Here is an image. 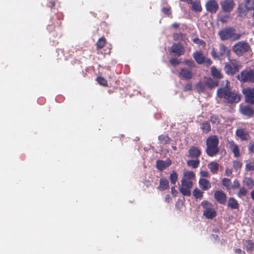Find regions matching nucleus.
<instances>
[{
	"label": "nucleus",
	"instance_id": "f257e3e1",
	"mask_svg": "<svg viewBox=\"0 0 254 254\" xmlns=\"http://www.w3.org/2000/svg\"><path fill=\"white\" fill-rule=\"evenodd\" d=\"M218 97L223 98L224 101L227 103H235L239 102L241 100L240 96L227 84L225 87L219 88L217 91Z\"/></svg>",
	"mask_w": 254,
	"mask_h": 254
},
{
	"label": "nucleus",
	"instance_id": "f03ea898",
	"mask_svg": "<svg viewBox=\"0 0 254 254\" xmlns=\"http://www.w3.org/2000/svg\"><path fill=\"white\" fill-rule=\"evenodd\" d=\"M219 142L217 136L215 135H210L206 139L205 152L208 156L213 157L218 154L219 152Z\"/></svg>",
	"mask_w": 254,
	"mask_h": 254
},
{
	"label": "nucleus",
	"instance_id": "7ed1b4c3",
	"mask_svg": "<svg viewBox=\"0 0 254 254\" xmlns=\"http://www.w3.org/2000/svg\"><path fill=\"white\" fill-rule=\"evenodd\" d=\"M218 35L222 40H230L236 41L239 39L241 35L236 33V30L232 27H226L218 32Z\"/></svg>",
	"mask_w": 254,
	"mask_h": 254
},
{
	"label": "nucleus",
	"instance_id": "20e7f679",
	"mask_svg": "<svg viewBox=\"0 0 254 254\" xmlns=\"http://www.w3.org/2000/svg\"><path fill=\"white\" fill-rule=\"evenodd\" d=\"M237 78L242 82L254 83V69L242 70L237 75Z\"/></svg>",
	"mask_w": 254,
	"mask_h": 254
},
{
	"label": "nucleus",
	"instance_id": "39448f33",
	"mask_svg": "<svg viewBox=\"0 0 254 254\" xmlns=\"http://www.w3.org/2000/svg\"><path fill=\"white\" fill-rule=\"evenodd\" d=\"M201 204L205 208L203 214L205 218L212 219L216 217L217 213L211 203L207 201L204 200L201 202Z\"/></svg>",
	"mask_w": 254,
	"mask_h": 254
},
{
	"label": "nucleus",
	"instance_id": "423d86ee",
	"mask_svg": "<svg viewBox=\"0 0 254 254\" xmlns=\"http://www.w3.org/2000/svg\"><path fill=\"white\" fill-rule=\"evenodd\" d=\"M219 48V52L214 48L211 51V55L214 59L221 60L225 57V55H228L230 54V50L224 44H220Z\"/></svg>",
	"mask_w": 254,
	"mask_h": 254
},
{
	"label": "nucleus",
	"instance_id": "0eeeda50",
	"mask_svg": "<svg viewBox=\"0 0 254 254\" xmlns=\"http://www.w3.org/2000/svg\"><path fill=\"white\" fill-rule=\"evenodd\" d=\"M250 49L249 44L244 41L238 42L233 46V51L239 56H242L244 53L247 52Z\"/></svg>",
	"mask_w": 254,
	"mask_h": 254
},
{
	"label": "nucleus",
	"instance_id": "6e6552de",
	"mask_svg": "<svg viewBox=\"0 0 254 254\" xmlns=\"http://www.w3.org/2000/svg\"><path fill=\"white\" fill-rule=\"evenodd\" d=\"M192 187V183L191 181L187 180L186 178H183L179 190L183 195L190 196L191 194L190 189Z\"/></svg>",
	"mask_w": 254,
	"mask_h": 254
},
{
	"label": "nucleus",
	"instance_id": "1a4fd4ad",
	"mask_svg": "<svg viewBox=\"0 0 254 254\" xmlns=\"http://www.w3.org/2000/svg\"><path fill=\"white\" fill-rule=\"evenodd\" d=\"M224 69L227 74L233 75L239 71L240 66L237 63L231 62L226 63Z\"/></svg>",
	"mask_w": 254,
	"mask_h": 254
},
{
	"label": "nucleus",
	"instance_id": "9d476101",
	"mask_svg": "<svg viewBox=\"0 0 254 254\" xmlns=\"http://www.w3.org/2000/svg\"><path fill=\"white\" fill-rule=\"evenodd\" d=\"M243 93L247 102L254 105V87L246 88L243 90Z\"/></svg>",
	"mask_w": 254,
	"mask_h": 254
},
{
	"label": "nucleus",
	"instance_id": "9b49d317",
	"mask_svg": "<svg viewBox=\"0 0 254 254\" xmlns=\"http://www.w3.org/2000/svg\"><path fill=\"white\" fill-rule=\"evenodd\" d=\"M214 197L215 200L220 204L225 205L227 202L226 194L221 190H215L214 193Z\"/></svg>",
	"mask_w": 254,
	"mask_h": 254
},
{
	"label": "nucleus",
	"instance_id": "f8f14e48",
	"mask_svg": "<svg viewBox=\"0 0 254 254\" xmlns=\"http://www.w3.org/2000/svg\"><path fill=\"white\" fill-rule=\"evenodd\" d=\"M206 10L211 13H215L219 8V5L215 0H209L205 4Z\"/></svg>",
	"mask_w": 254,
	"mask_h": 254
},
{
	"label": "nucleus",
	"instance_id": "ddd939ff",
	"mask_svg": "<svg viewBox=\"0 0 254 254\" xmlns=\"http://www.w3.org/2000/svg\"><path fill=\"white\" fill-rule=\"evenodd\" d=\"M220 4L224 12H230L233 9L235 3L233 0H224L221 1Z\"/></svg>",
	"mask_w": 254,
	"mask_h": 254
},
{
	"label": "nucleus",
	"instance_id": "4468645a",
	"mask_svg": "<svg viewBox=\"0 0 254 254\" xmlns=\"http://www.w3.org/2000/svg\"><path fill=\"white\" fill-rule=\"evenodd\" d=\"M171 164L172 161L169 158H167L165 160H158L156 162V167L158 170L162 171Z\"/></svg>",
	"mask_w": 254,
	"mask_h": 254
},
{
	"label": "nucleus",
	"instance_id": "2eb2a0df",
	"mask_svg": "<svg viewBox=\"0 0 254 254\" xmlns=\"http://www.w3.org/2000/svg\"><path fill=\"white\" fill-rule=\"evenodd\" d=\"M171 52L180 57L184 54L185 49L181 43H174L171 48Z\"/></svg>",
	"mask_w": 254,
	"mask_h": 254
},
{
	"label": "nucleus",
	"instance_id": "dca6fc26",
	"mask_svg": "<svg viewBox=\"0 0 254 254\" xmlns=\"http://www.w3.org/2000/svg\"><path fill=\"white\" fill-rule=\"evenodd\" d=\"M201 154V149L196 146H191L188 151V157L192 159H198Z\"/></svg>",
	"mask_w": 254,
	"mask_h": 254
},
{
	"label": "nucleus",
	"instance_id": "f3484780",
	"mask_svg": "<svg viewBox=\"0 0 254 254\" xmlns=\"http://www.w3.org/2000/svg\"><path fill=\"white\" fill-rule=\"evenodd\" d=\"M236 134L242 141H247L250 138L248 132L244 128H238L236 131Z\"/></svg>",
	"mask_w": 254,
	"mask_h": 254
},
{
	"label": "nucleus",
	"instance_id": "a211bd4d",
	"mask_svg": "<svg viewBox=\"0 0 254 254\" xmlns=\"http://www.w3.org/2000/svg\"><path fill=\"white\" fill-rule=\"evenodd\" d=\"M228 146L231 149L235 157L238 158L240 156V149L239 146L233 140H230L228 142Z\"/></svg>",
	"mask_w": 254,
	"mask_h": 254
},
{
	"label": "nucleus",
	"instance_id": "6ab92c4d",
	"mask_svg": "<svg viewBox=\"0 0 254 254\" xmlns=\"http://www.w3.org/2000/svg\"><path fill=\"white\" fill-rule=\"evenodd\" d=\"M240 112L248 118H251L254 114V109L249 106H244L240 107Z\"/></svg>",
	"mask_w": 254,
	"mask_h": 254
},
{
	"label": "nucleus",
	"instance_id": "aec40b11",
	"mask_svg": "<svg viewBox=\"0 0 254 254\" xmlns=\"http://www.w3.org/2000/svg\"><path fill=\"white\" fill-rule=\"evenodd\" d=\"M227 206L231 209H237L239 207V204L234 197H230L228 200Z\"/></svg>",
	"mask_w": 254,
	"mask_h": 254
},
{
	"label": "nucleus",
	"instance_id": "412c9836",
	"mask_svg": "<svg viewBox=\"0 0 254 254\" xmlns=\"http://www.w3.org/2000/svg\"><path fill=\"white\" fill-rule=\"evenodd\" d=\"M180 76L182 77L185 79H191L192 77V73L190 70L186 68H181L179 73Z\"/></svg>",
	"mask_w": 254,
	"mask_h": 254
},
{
	"label": "nucleus",
	"instance_id": "4be33fe9",
	"mask_svg": "<svg viewBox=\"0 0 254 254\" xmlns=\"http://www.w3.org/2000/svg\"><path fill=\"white\" fill-rule=\"evenodd\" d=\"M193 57L198 64H202L205 62V57L200 52H196L193 53Z\"/></svg>",
	"mask_w": 254,
	"mask_h": 254
},
{
	"label": "nucleus",
	"instance_id": "5701e85b",
	"mask_svg": "<svg viewBox=\"0 0 254 254\" xmlns=\"http://www.w3.org/2000/svg\"><path fill=\"white\" fill-rule=\"evenodd\" d=\"M191 9L195 12H200L202 11V8L200 1L198 0H195L191 1Z\"/></svg>",
	"mask_w": 254,
	"mask_h": 254
},
{
	"label": "nucleus",
	"instance_id": "b1692460",
	"mask_svg": "<svg viewBox=\"0 0 254 254\" xmlns=\"http://www.w3.org/2000/svg\"><path fill=\"white\" fill-rule=\"evenodd\" d=\"M169 187V183L167 179L161 178L159 181V185L158 189L161 191L165 190Z\"/></svg>",
	"mask_w": 254,
	"mask_h": 254
},
{
	"label": "nucleus",
	"instance_id": "393cba45",
	"mask_svg": "<svg viewBox=\"0 0 254 254\" xmlns=\"http://www.w3.org/2000/svg\"><path fill=\"white\" fill-rule=\"evenodd\" d=\"M200 188L203 190H207L211 188L209 181L205 179H200L199 181Z\"/></svg>",
	"mask_w": 254,
	"mask_h": 254
},
{
	"label": "nucleus",
	"instance_id": "a878e982",
	"mask_svg": "<svg viewBox=\"0 0 254 254\" xmlns=\"http://www.w3.org/2000/svg\"><path fill=\"white\" fill-rule=\"evenodd\" d=\"M219 167L218 163L215 161L211 162L208 164V168L210 172L213 174L218 173Z\"/></svg>",
	"mask_w": 254,
	"mask_h": 254
},
{
	"label": "nucleus",
	"instance_id": "bb28decb",
	"mask_svg": "<svg viewBox=\"0 0 254 254\" xmlns=\"http://www.w3.org/2000/svg\"><path fill=\"white\" fill-rule=\"evenodd\" d=\"M211 75L215 78L220 79L223 78V74L220 70H218L216 67L213 66L211 68Z\"/></svg>",
	"mask_w": 254,
	"mask_h": 254
},
{
	"label": "nucleus",
	"instance_id": "cd10ccee",
	"mask_svg": "<svg viewBox=\"0 0 254 254\" xmlns=\"http://www.w3.org/2000/svg\"><path fill=\"white\" fill-rule=\"evenodd\" d=\"M244 248L248 252H252L254 249V243L252 240H246L244 242Z\"/></svg>",
	"mask_w": 254,
	"mask_h": 254
},
{
	"label": "nucleus",
	"instance_id": "c85d7f7f",
	"mask_svg": "<svg viewBox=\"0 0 254 254\" xmlns=\"http://www.w3.org/2000/svg\"><path fill=\"white\" fill-rule=\"evenodd\" d=\"M62 24L61 21L60 20H57L54 19L52 24H49L47 26L48 30L50 32H52L56 27L59 28Z\"/></svg>",
	"mask_w": 254,
	"mask_h": 254
},
{
	"label": "nucleus",
	"instance_id": "c756f323",
	"mask_svg": "<svg viewBox=\"0 0 254 254\" xmlns=\"http://www.w3.org/2000/svg\"><path fill=\"white\" fill-rule=\"evenodd\" d=\"M200 128L204 133H208L211 130V126L209 121H204L200 124Z\"/></svg>",
	"mask_w": 254,
	"mask_h": 254
},
{
	"label": "nucleus",
	"instance_id": "7c9ffc66",
	"mask_svg": "<svg viewBox=\"0 0 254 254\" xmlns=\"http://www.w3.org/2000/svg\"><path fill=\"white\" fill-rule=\"evenodd\" d=\"M158 140L161 144L165 145L170 143L171 138L168 134H161L158 136Z\"/></svg>",
	"mask_w": 254,
	"mask_h": 254
},
{
	"label": "nucleus",
	"instance_id": "2f4dec72",
	"mask_svg": "<svg viewBox=\"0 0 254 254\" xmlns=\"http://www.w3.org/2000/svg\"><path fill=\"white\" fill-rule=\"evenodd\" d=\"M205 84L210 89L218 86V83L211 77L206 78Z\"/></svg>",
	"mask_w": 254,
	"mask_h": 254
},
{
	"label": "nucleus",
	"instance_id": "473e14b6",
	"mask_svg": "<svg viewBox=\"0 0 254 254\" xmlns=\"http://www.w3.org/2000/svg\"><path fill=\"white\" fill-rule=\"evenodd\" d=\"M187 164L188 166L195 169L198 167L200 161L198 159L189 160L187 161Z\"/></svg>",
	"mask_w": 254,
	"mask_h": 254
},
{
	"label": "nucleus",
	"instance_id": "72a5a7b5",
	"mask_svg": "<svg viewBox=\"0 0 254 254\" xmlns=\"http://www.w3.org/2000/svg\"><path fill=\"white\" fill-rule=\"evenodd\" d=\"M243 182L246 186L250 189L253 188L254 187V181L251 177L245 178Z\"/></svg>",
	"mask_w": 254,
	"mask_h": 254
},
{
	"label": "nucleus",
	"instance_id": "f704fd0d",
	"mask_svg": "<svg viewBox=\"0 0 254 254\" xmlns=\"http://www.w3.org/2000/svg\"><path fill=\"white\" fill-rule=\"evenodd\" d=\"M106 42V39L105 38L101 37L99 38L96 43L97 49L99 50L102 49L105 46Z\"/></svg>",
	"mask_w": 254,
	"mask_h": 254
},
{
	"label": "nucleus",
	"instance_id": "c9c22d12",
	"mask_svg": "<svg viewBox=\"0 0 254 254\" xmlns=\"http://www.w3.org/2000/svg\"><path fill=\"white\" fill-rule=\"evenodd\" d=\"M178 174L176 171H173L172 172L169 176V179L171 181V184L174 185L176 184L178 180Z\"/></svg>",
	"mask_w": 254,
	"mask_h": 254
},
{
	"label": "nucleus",
	"instance_id": "e433bc0d",
	"mask_svg": "<svg viewBox=\"0 0 254 254\" xmlns=\"http://www.w3.org/2000/svg\"><path fill=\"white\" fill-rule=\"evenodd\" d=\"M183 178H186V179L191 181V180L194 179L195 174L193 172L186 171L184 172Z\"/></svg>",
	"mask_w": 254,
	"mask_h": 254
},
{
	"label": "nucleus",
	"instance_id": "4c0bfd02",
	"mask_svg": "<svg viewBox=\"0 0 254 254\" xmlns=\"http://www.w3.org/2000/svg\"><path fill=\"white\" fill-rule=\"evenodd\" d=\"M210 121L212 124L218 125L220 122V120L217 115L211 114L210 117Z\"/></svg>",
	"mask_w": 254,
	"mask_h": 254
},
{
	"label": "nucleus",
	"instance_id": "58836bf2",
	"mask_svg": "<svg viewBox=\"0 0 254 254\" xmlns=\"http://www.w3.org/2000/svg\"><path fill=\"white\" fill-rule=\"evenodd\" d=\"M248 193V190L245 187H243L240 188L237 192V195L239 197L241 198L242 196L247 195Z\"/></svg>",
	"mask_w": 254,
	"mask_h": 254
},
{
	"label": "nucleus",
	"instance_id": "ea45409f",
	"mask_svg": "<svg viewBox=\"0 0 254 254\" xmlns=\"http://www.w3.org/2000/svg\"><path fill=\"white\" fill-rule=\"evenodd\" d=\"M96 80L97 82L101 86L107 87L108 86V82L106 79L101 76H99L97 77Z\"/></svg>",
	"mask_w": 254,
	"mask_h": 254
},
{
	"label": "nucleus",
	"instance_id": "a19ab883",
	"mask_svg": "<svg viewBox=\"0 0 254 254\" xmlns=\"http://www.w3.org/2000/svg\"><path fill=\"white\" fill-rule=\"evenodd\" d=\"M192 194L195 198H201L203 196V192L198 188H195L193 190Z\"/></svg>",
	"mask_w": 254,
	"mask_h": 254
},
{
	"label": "nucleus",
	"instance_id": "79ce46f5",
	"mask_svg": "<svg viewBox=\"0 0 254 254\" xmlns=\"http://www.w3.org/2000/svg\"><path fill=\"white\" fill-rule=\"evenodd\" d=\"M222 185L226 187V189L228 190H231V180L228 178H223L222 180Z\"/></svg>",
	"mask_w": 254,
	"mask_h": 254
},
{
	"label": "nucleus",
	"instance_id": "37998d69",
	"mask_svg": "<svg viewBox=\"0 0 254 254\" xmlns=\"http://www.w3.org/2000/svg\"><path fill=\"white\" fill-rule=\"evenodd\" d=\"M245 4L247 9H252L254 8V0H245Z\"/></svg>",
	"mask_w": 254,
	"mask_h": 254
},
{
	"label": "nucleus",
	"instance_id": "c03bdc74",
	"mask_svg": "<svg viewBox=\"0 0 254 254\" xmlns=\"http://www.w3.org/2000/svg\"><path fill=\"white\" fill-rule=\"evenodd\" d=\"M192 41L195 44H197L199 46H202L203 47L206 46L205 42L203 40L198 38V37L193 38L192 39Z\"/></svg>",
	"mask_w": 254,
	"mask_h": 254
},
{
	"label": "nucleus",
	"instance_id": "a18cd8bd",
	"mask_svg": "<svg viewBox=\"0 0 254 254\" xmlns=\"http://www.w3.org/2000/svg\"><path fill=\"white\" fill-rule=\"evenodd\" d=\"M196 88L199 93L203 92L204 91V85L201 81L196 84Z\"/></svg>",
	"mask_w": 254,
	"mask_h": 254
},
{
	"label": "nucleus",
	"instance_id": "49530a36",
	"mask_svg": "<svg viewBox=\"0 0 254 254\" xmlns=\"http://www.w3.org/2000/svg\"><path fill=\"white\" fill-rule=\"evenodd\" d=\"M184 64L190 67H195V63L192 60L187 59L184 62Z\"/></svg>",
	"mask_w": 254,
	"mask_h": 254
},
{
	"label": "nucleus",
	"instance_id": "de8ad7c7",
	"mask_svg": "<svg viewBox=\"0 0 254 254\" xmlns=\"http://www.w3.org/2000/svg\"><path fill=\"white\" fill-rule=\"evenodd\" d=\"M240 184L239 181L238 180L235 179L233 182V184L231 186V189H237L240 188Z\"/></svg>",
	"mask_w": 254,
	"mask_h": 254
},
{
	"label": "nucleus",
	"instance_id": "09e8293b",
	"mask_svg": "<svg viewBox=\"0 0 254 254\" xmlns=\"http://www.w3.org/2000/svg\"><path fill=\"white\" fill-rule=\"evenodd\" d=\"M162 11L164 13L167 14L168 16H170L172 14L170 7H163L162 8Z\"/></svg>",
	"mask_w": 254,
	"mask_h": 254
},
{
	"label": "nucleus",
	"instance_id": "8fccbe9b",
	"mask_svg": "<svg viewBox=\"0 0 254 254\" xmlns=\"http://www.w3.org/2000/svg\"><path fill=\"white\" fill-rule=\"evenodd\" d=\"M170 63L174 66L178 65L180 64V62L177 58H172L170 60Z\"/></svg>",
	"mask_w": 254,
	"mask_h": 254
},
{
	"label": "nucleus",
	"instance_id": "3c124183",
	"mask_svg": "<svg viewBox=\"0 0 254 254\" xmlns=\"http://www.w3.org/2000/svg\"><path fill=\"white\" fill-rule=\"evenodd\" d=\"M246 169L247 171H252L254 170V164L250 162L246 165Z\"/></svg>",
	"mask_w": 254,
	"mask_h": 254
},
{
	"label": "nucleus",
	"instance_id": "603ef678",
	"mask_svg": "<svg viewBox=\"0 0 254 254\" xmlns=\"http://www.w3.org/2000/svg\"><path fill=\"white\" fill-rule=\"evenodd\" d=\"M173 37L175 41L181 40L183 39V34L177 33L174 34Z\"/></svg>",
	"mask_w": 254,
	"mask_h": 254
},
{
	"label": "nucleus",
	"instance_id": "864d4df0",
	"mask_svg": "<svg viewBox=\"0 0 254 254\" xmlns=\"http://www.w3.org/2000/svg\"><path fill=\"white\" fill-rule=\"evenodd\" d=\"M233 166L235 169H238L242 167V163L239 161H234L233 163Z\"/></svg>",
	"mask_w": 254,
	"mask_h": 254
},
{
	"label": "nucleus",
	"instance_id": "5fc2aeb1",
	"mask_svg": "<svg viewBox=\"0 0 254 254\" xmlns=\"http://www.w3.org/2000/svg\"><path fill=\"white\" fill-rule=\"evenodd\" d=\"M201 177L205 178H209L210 177L209 174L207 171H201L200 172Z\"/></svg>",
	"mask_w": 254,
	"mask_h": 254
},
{
	"label": "nucleus",
	"instance_id": "6e6d98bb",
	"mask_svg": "<svg viewBox=\"0 0 254 254\" xmlns=\"http://www.w3.org/2000/svg\"><path fill=\"white\" fill-rule=\"evenodd\" d=\"M192 85L190 83H187L184 87V91H187L191 90Z\"/></svg>",
	"mask_w": 254,
	"mask_h": 254
},
{
	"label": "nucleus",
	"instance_id": "4d7b16f0",
	"mask_svg": "<svg viewBox=\"0 0 254 254\" xmlns=\"http://www.w3.org/2000/svg\"><path fill=\"white\" fill-rule=\"evenodd\" d=\"M249 150L254 153V144L253 143H250L249 144Z\"/></svg>",
	"mask_w": 254,
	"mask_h": 254
},
{
	"label": "nucleus",
	"instance_id": "13d9d810",
	"mask_svg": "<svg viewBox=\"0 0 254 254\" xmlns=\"http://www.w3.org/2000/svg\"><path fill=\"white\" fill-rule=\"evenodd\" d=\"M235 254H245V252L242 251L240 249H236L235 250Z\"/></svg>",
	"mask_w": 254,
	"mask_h": 254
},
{
	"label": "nucleus",
	"instance_id": "bf43d9fd",
	"mask_svg": "<svg viewBox=\"0 0 254 254\" xmlns=\"http://www.w3.org/2000/svg\"><path fill=\"white\" fill-rule=\"evenodd\" d=\"M225 175L227 176H230L232 173V171L231 169L226 168L225 171Z\"/></svg>",
	"mask_w": 254,
	"mask_h": 254
},
{
	"label": "nucleus",
	"instance_id": "052dcab7",
	"mask_svg": "<svg viewBox=\"0 0 254 254\" xmlns=\"http://www.w3.org/2000/svg\"><path fill=\"white\" fill-rule=\"evenodd\" d=\"M204 63L206 64V65L207 66H209L212 64V62L210 59H207L205 58Z\"/></svg>",
	"mask_w": 254,
	"mask_h": 254
},
{
	"label": "nucleus",
	"instance_id": "680f3d73",
	"mask_svg": "<svg viewBox=\"0 0 254 254\" xmlns=\"http://www.w3.org/2000/svg\"><path fill=\"white\" fill-rule=\"evenodd\" d=\"M171 200V198L170 197V195L169 194L166 195L165 198V202H166L167 203H169Z\"/></svg>",
	"mask_w": 254,
	"mask_h": 254
},
{
	"label": "nucleus",
	"instance_id": "e2e57ef3",
	"mask_svg": "<svg viewBox=\"0 0 254 254\" xmlns=\"http://www.w3.org/2000/svg\"><path fill=\"white\" fill-rule=\"evenodd\" d=\"M55 6V2L54 1L51 0V1H49V4H48L49 7H50L51 8H53Z\"/></svg>",
	"mask_w": 254,
	"mask_h": 254
},
{
	"label": "nucleus",
	"instance_id": "0e129e2a",
	"mask_svg": "<svg viewBox=\"0 0 254 254\" xmlns=\"http://www.w3.org/2000/svg\"><path fill=\"white\" fill-rule=\"evenodd\" d=\"M179 24L177 23H174L172 25V27L175 29L179 28Z\"/></svg>",
	"mask_w": 254,
	"mask_h": 254
},
{
	"label": "nucleus",
	"instance_id": "69168bd1",
	"mask_svg": "<svg viewBox=\"0 0 254 254\" xmlns=\"http://www.w3.org/2000/svg\"><path fill=\"white\" fill-rule=\"evenodd\" d=\"M171 191H172V193L173 194H174L175 193H177V191L175 189V187H172L171 188Z\"/></svg>",
	"mask_w": 254,
	"mask_h": 254
},
{
	"label": "nucleus",
	"instance_id": "338daca9",
	"mask_svg": "<svg viewBox=\"0 0 254 254\" xmlns=\"http://www.w3.org/2000/svg\"><path fill=\"white\" fill-rule=\"evenodd\" d=\"M251 198L253 200H254V190H253L251 193Z\"/></svg>",
	"mask_w": 254,
	"mask_h": 254
},
{
	"label": "nucleus",
	"instance_id": "774afa93",
	"mask_svg": "<svg viewBox=\"0 0 254 254\" xmlns=\"http://www.w3.org/2000/svg\"><path fill=\"white\" fill-rule=\"evenodd\" d=\"M252 26L254 27V17H253V22L252 23Z\"/></svg>",
	"mask_w": 254,
	"mask_h": 254
}]
</instances>
